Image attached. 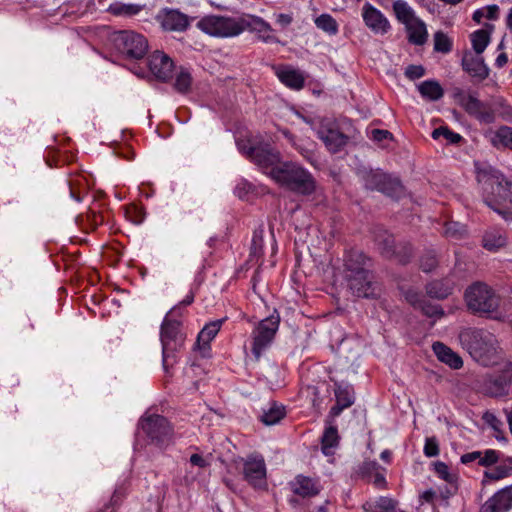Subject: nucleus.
<instances>
[{
  "label": "nucleus",
  "mask_w": 512,
  "mask_h": 512,
  "mask_svg": "<svg viewBox=\"0 0 512 512\" xmlns=\"http://www.w3.org/2000/svg\"><path fill=\"white\" fill-rule=\"evenodd\" d=\"M478 181L482 186L485 204L504 221H512V183L496 172L481 173Z\"/></svg>",
  "instance_id": "nucleus-1"
},
{
  "label": "nucleus",
  "mask_w": 512,
  "mask_h": 512,
  "mask_svg": "<svg viewBox=\"0 0 512 512\" xmlns=\"http://www.w3.org/2000/svg\"><path fill=\"white\" fill-rule=\"evenodd\" d=\"M459 340L471 357L483 366L497 364L501 349L494 334L484 329L467 328L459 334Z\"/></svg>",
  "instance_id": "nucleus-2"
},
{
  "label": "nucleus",
  "mask_w": 512,
  "mask_h": 512,
  "mask_svg": "<svg viewBox=\"0 0 512 512\" xmlns=\"http://www.w3.org/2000/svg\"><path fill=\"white\" fill-rule=\"evenodd\" d=\"M464 300L469 311L480 316L496 320H505L511 313L500 311L501 298L488 284L477 281L469 285L464 293Z\"/></svg>",
  "instance_id": "nucleus-3"
},
{
  "label": "nucleus",
  "mask_w": 512,
  "mask_h": 512,
  "mask_svg": "<svg viewBox=\"0 0 512 512\" xmlns=\"http://www.w3.org/2000/svg\"><path fill=\"white\" fill-rule=\"evenodd\" d=\"M268 174L280 186L303 195L312 194L316 188L311 173L294 162L278 164Z\"/></svg>",
  "instance_id": "nucleus-4"
},
{
  "label": "nucleus",
  "mask_w": 512,
  "mask_h": 512,
  "mask_svg": "<svg viewBox=\"0 0 512 512\" xmlns=\"http://www.w3.org/2000/svg\"><path fill=\"white\" fill-rule=\"evenodd\" d=\"M178 307H173L162 321L160 329V340L162 344V366L166 373L177 362L176 352L180 350L185 342V333L182 330V323L172 319L171 316Z\"/></svg>",
  "instance_id": "nucleus-5"
},
{
  "label": "nucleus",
  "mask_w": 512,
  "mask_h": 512,
  "mask_svg": "<svg viewBox=\"0 0 512 512\" xmlns=\"http://www.w3.org/2000/svg\"><path fill=\"white\" fill-rule=\"evenodd\" d=\"M280 324V316L272 314L261 320L251 333V352L256 361L271 346Z\"/></svg>",
  "instance_id": "nucleus-6"
},
{
  "label": "nucleus",
  "mask_w": 512,
  "mask_h": 512,
  "mask_svg": "<svg viewBox=\"0 0 512 512\" xmlns=\"http://www.w3.org/2000/svg\"><path fill=\"white\" fill-rule=\"evenodd\" d=\"M197 27L214 37L228 38L241 34L240 17L208 15L198 21Z\"/></svg>",
  "instance_id": "nucleus-7"
},
{
  "label": "nucleus",
  "mask_w": 512,
  "mask_h": 512,
  "mask_svg": "<svg viewBox=\"0 0 512 512\" xmlns=\"http://www.w3.org/2000/svg\"><path fill=\"white\" fill-rule=\"evenodd\" d=\"M364 185L367 189L377 190L393 199H400L405 195L402 183L381 171H367L363 174Z\"/></svg>",
  "instance_id": "nucleus-8"
},
{
  "label": "nucleus",
  "mask_w": 512,
  "mask_h": 512,
  "mask_svg": "<svg viewBox=\"0 0 512 512\" xmlns=\"http://www.w3.org/2000/svg\"><path fill=\"white\" fill-rule=\"evenodd\" d=\"M115 45L120 53L130 59H141L148 51L146 38L134 31H120L115 35Z\"/></svg>",
  "instance_id": "nucleus-9"
},
{
  "label": "nucleus",
  "mask_w": 512,
  "mask_h": 512,
  "mask_svg": "<svg viewBox=\"0 0 512 512\" xmlns=\"http://www.w3.org/2000/svg\"><path fill=\"white\" fill-rule=\"evenodd\" d=\"M141 426L145 434L158 445L168 444L172 438L173 429L169 421L161 415L144 418Z\"/></svg>",
  "instance_id": "nucleus-10"
},
{
  "label": "nucleus",
  "mask_w": 512,
  "mask_h": 512,
  "mask_svg": "<svg viewBox=\"0 0 512 512\" xmlns=\"http://www.w3.org/2000/svg\"><path fill=\"white\" fill-rule=\"evenodd\" d=\"M244 479L254 488L266 486V464L262 455L251 454L242 459Z\"/></svg>",
  "instance_id": "nucleus-11"
},
{
  "label": "nucleus",
  "mask_w": 512,
  "mask_h": 512,
  "mask_svg": "<svg viewBox=\"0 0 512 512\" xmlns=\"http://www.w3.org/2000/svg\"><path fill=\"white\" fill-rule=\"evenodd\" d=\"M313 129L316 131L318 138L332 153L339 152L348 143V136L341 132L331 121L322 120Z\"/></svg>",
  "instance_id": "nucleus-12"
},
{
  "label": "nucleus",
  "mask_w": 512,
  "mask_h": 512,
  "mask_svg": "<svg viewBox=\"0 0 512 512\" xmlns=\"http://www.w3.org/2000/svg\"><path fill=\"white\" fill-rule=\"evenodd\" d=\"M380 253L388 258H395L399 263L406 264L412 257V248L408 244L395 245L392 235H380L376 238Z\"/></svg>",
  "instance_id": "nucleus-13"
},
{
  "label": "nucleus",
  "mask_w": 512,
  "mask_h": 512,
  "mask_svg": "<svg viewBox=\"0 0 512 512\" xmlns=\"http://www.w3.org/2000/svg\"><path fill=\"white\" fill-rule=\"evenodd\" d=\"M241 33L248 30L255 33L259 40L265 43H278L279 40L273 34L272 26L259 16L248 15L240 17Z\"/></svg>",
  "instance_id": "nucleus-14"
},
{
  "label": "nucleus",
  "mask_w": 512,
  "mask_h": 512,
  "mask_svg": "<svg viewBox=\"0 0 512 512\" xmlns=\"http://www.w3.org/2000/svg\"><path fill=\"white\" fill-rule=\"evenodd\" d=\"M512 382V363L505 364L501 374L493 375L485 379L484 391L493 397H502L508 394Z\"/></svg>",
  "instance_id": "nucleus-15"
},
{
  "label": "nucleus",
  "mask_w": 512,
  "mask_h": 512,
  "mask_svg": "<svg viewBox=\"0 0 512 512\" xmlns=\"http://www.w3.org/2000/svg\"><path fill=\"white\" fill-rule=\"evenodd\" d=\"M345 278L353 295L363 298H373L376 296L375 286L369 269L365 270V273L345 274Z\"/></svg>",
  "instance_id": "nucleus-16"
},
{
  "label": "nucleus",
  "mask_w": 512,
  "mask_h": 512,
  "mask_svg": "<svg viewBox=\"0 0 512 512\" xmlns=\"http://www.w3.org/2000/svg\"><path fill=\"white\" fill-rule=\"evenodd\" d=\"M362 18L365 25L375 34H386L391 28L386 16L369 2L362 7Z\"/></svg>",
  "instance_id": "nucleus-17"
},
{
  "label": "nucleus",
  "mask_w": 512,
  "mask_h": 512,
  "mask_svg": "<svg viewBox=\"0 0 512 512\" xmlns=\"http://www.w3.org/2000/svg\"><path fill=\"white\" fill-rule=\"evenodd\" d=\"M150 72L160 81L166 82L172 78L173 60L162 51H154L148 58Z\"/></svg>",
  "instance_id": "nucleus-18"
},
{
  "label": "nucleus",
  "mask_w": 512,
  "mask_h": 512,
  "mask_svg": "<svg viewBox=\"0 0 512 512\" xmlns=\"http://www.w3.org/2000/svg\"><path fill=\"white\" fill-rule=\"evenodd\" d=\"M334 395L336 403L331 407L328 417L335 420L344 409L354 404V389L351 385L335 383Z\"/></svg>",
  "instance_id": "nucleus-19"
},
{
  "label": "nucleus",
  "mask_w": 512,
  "mask_h": 512,
  "mask_svg": "<svg viewBox=\"0 0 512 512\" xmlns=\"http://www.w3.org/2000/svg\"><path fill=\"white\" fill-rule=\"evenodd\" d=\"M461 65L465 72L479 81H483L489 76V68L484 63L481 54L466 51L463 54Z\"/></svg>",
  "instance_id": "nucleus-20"
},
{
  "label": "nucleus",
  "mask_w": 512,
  "mask_h": 512,
  "mask_svg": "<svg viewBox=\"0 0 512 512\" xmlns=\"http://www.w3.org/2000/svg\"><path fill=\"white\" fill-rule=\"evenodd\" d=\"M290 489L295 494L302 498H311L317 496L322 487L318 479H314L304 475H297L290 482Z\"/></svg>",
  "instance_id": "nucleus-21"
},
{
  "label": "nucleus",
  "mask_w": 512,
  "mask_h": 512,
  "mask_svg": "<svg viewBox=\"0 0 512 512\" xmlns=\"http://www.w3.org/2000/svg\"><path fill=\"white\" fill-rule=\"evenodd\" d=\"M225 320L226 319L223 318L209 322L199 332L194 344V349L200 351L202 356H206L207 352L210 350V343L220 331Z\"/></svg>",
  "instance_id": "nucleus-22"
},
{
  "label": "nucleus",
  "mask_w": 512,
  "mask_h": 512,
  "mask_svg": "<svg viewBox=\"0 0 512 512\" xmlns=\"http://www.w3.org/2000/svg\"><path fill=\"white\" fill-rule=\"evenodd\" d=\"M343 261L345 274L365 273V270L371 266V259L357 249L347 251Z\"/></svg>",
  "instance_id": "nucleus-23"
},
{
  "label": "nucleus",
  "mask_w": 512,
  "mask_h": 512,
  "mask_svg": "<svg viewBox=\"0 0 512 512\" xmlns=\"http://www.w3.org/2000/svg\"><path fill=\"white\" fill-rule=\"evenodd\" d=\"M250 160L262 168L271 169L278 165L280 155L269 145L256 146L255 149H250Z\"/></svg>",
  "instance_id": "nucleus-24"
},
{
  "label": "nucleus",
  "mask_w": 512,
  "mask_h": 512,
  "mask_svg": "<svg viewBox=\"0 0 512 512\" xmlns=\"http://www.w3.org/2000/svg\"><path fill=\"white\" fill-rule=\"evenodd\" d=\"M161 26L167 31H185L189 27V19L187 15L178 10H167L161 17Z\"/></svg>",
  "instance_id": "nucleus-25"
},
{
  "label": "nucleus",
  "mask_w": 512,
  "mask_h": 512,
  "mask_svg": "<svg viewBox=\"0 0 512 512\" xmlns=\"http://www.w3.org/2000/svg\"><path fill=\"white\" fill-rule=\"evenodd\" d=\"M334 421L327 416L326 427L321 437V450L326 456L333 455L340 442V436Z\"/></svg>",
  "instance_id": "nucleus-26"
},
{
  "label": "nucleus",
  "mask_w": 512,
  "mask_h": 512,
  "mask_svg": "<svg viewBox=\"0 0 512 512\" xmlns=\"http://www.w3.org/2000/svg\"><path fill=\"white\" fill-rule=\"evenodd\" d=\"M278 79L287 87L293 90H301L305 84L303 73L290 66H284L276 71Z\"/></svg>",
  "instance_id": "nucleus-27"
},
{
  "label": "nucleus",
  "mask_w": 512,
  "mask_h": 512,
  "mask_svg": "<svg viewBox=\"0 0 512 512\" xmlns=\"http://www.w3.org/2000/svg\"><path fill=\"white\" fill-rule=\"evenodd\" d=\"M454 287L450 278L433 280L426 285V293L431 298L443 300L452 294Z\"/></svg>",
  "instance_id": "nucleus-28"
},
{
  "label": "nucleus",
  "mask_w": 512,
  "mask_h": 512,
  "mask_svg": "<svg viewBox=\"0 0 512 512\" xmlns=\"http://www.w3.org/2000/svg\"><path fill=\"white\" fill-rule=\"evenodd\" d=\"M433 351L437 358L453 369H459L463 365L462 358L452 349L441 342L433 344Z\"/></svg>",
  "instance_id": "nucleus-29"
},
{
  "label": "nucleus",
  "mask_w": 512,
  "mask_h": 512,
  "mask_svg": "<svg viewBox=\"0 0 512 512\" xmlns=\"http://www.w3.org/2000/svg\"><path fill=\"white\" fill-rule=\"evenodd\" d=\"M70 196L77 202L82 201L89 191V180L84 174H74L68 180Z\"/></svg>",
  "instance_id": "nucleus-30"
},
{
  "label": "nucleus",
  "mask_w": 512,
  "mask_h": 512,
  "mask_svg": "<svg viewBox=\"0 0 512 512\" xmlns=\"http://www.w3.org/2000/svg\"><path fill=\"white\" fill-rule=\"evenodd\" d=\"M501 107H504V103L501 98L482 102L481 108H479L474 117L480 122L487 124L492 123L495 121L496 114L500 111Z\"/></svg>",
  "instance_id": "nucleus-31"
},
{
  "label": "nucleus",
  "mask_w": 512,
  "mask_h": 512,
  "mask_svg": "<svg viewBox=\"0 0 512 512\" xmlns=\"http://www.w3.org/2000/svg\"><path fill=\"white\" fill-rule=\"evenodd\" d=\"M499 512H509L512 509V485L506 486L494 493L488 500Z\"/></svg>",
  "instance_id": "nucleus-32"
},
{
  "label": "nucleus",
  "mask_w": 512,
  "mask_h": 512,
  "mask_svg": "<svg viewBox=\"0 0 512 512\" xmlns=\"http://www.w3.org/2000/svg\"><path fill=\"white\" fill-rule=\"evenodd\" d=\"M408 33V41L414 45H423L427 41L428 33L425 23L417 18L408 25H405Z\"/></svg>",
  "instance_id": "nucleus-33"
},
{
  "label": "nucleus",
  "mask_w": 512,
  "mask_h": 512,
  "mask_svg": "<svg viewBox=\"0 0 512 512\" xmlns=\"http://www.w3.org/2000/svg\"><path fill=\"white\" fill-rule=\"evenodd\" d=\"M398 502L390 497L381 496L375 500L367 501L363 505L365 512H393Z\"/></svg>",
  "instance_id": "nucleus-34"
},
{
  "label": "nucleus",
  "mask_w": 512,
  "mask_h": 512,
  "mask_svg": "<svg viewBox=\"0 0 512 512\" xmlns=\"http://www.w3.org/2000/svg\"><path fill=\"white\" fill-rule=\"evenodd\" d=\"M421 96L430 101H437L444 95L441 85L435 80H426L418 85Z\"/></svg>",
  "instance_id": "nucleus-35"
},
{
  "label": "nucleus",
  "mask_w": 512,
  "mask_h": 512,
  "mask_svg": "<svg viewBox=\"0 0 512 512\" xmlns=\"http://www.w3.org/2000/svg\"><path fill=\"white\" fill-rule=\"evenodd\" d=\"M393 12L396 19L403 25H408L418 18L412 7L404 0H396L393 3Z\"/></svg>",
  "instance_id": "nucleus-36"
},
{
  "label": "nucleus",
  "mask_w": 512,
  "mask_h": 512,
  "mask_svg": "<svg viewBox=\"0 0 512 512\" xmlns=\"http://www.w3.org/2000/svg\"><path fill=\"white\" fill-rule=\"evenodd\" d=\"M286 415L285 407L281 404L273 402L267 409L263 410L260 419L265 425H275L280 422Z\"/></svg>",
  "instance_id": "nucleus-37"
},
{
  "label": "nucleus",
  "mask_w": 512,
  "mask_h": 512,
  "mask_svg": "<svg viewBox=\"0 0 512 512\" xmlns=\"http://www.w3.org/2000/svg\"><path fill=\"white\" fill-rule=\"evenodd\" d=\"M284 137L289 141V143L305 158L309 163L313 164L316 161L315 152L312 148V144L305 146L301 143H298L296 137L289 132L288 130L282 131Z\"/></svg>",
  "instance_id": "nucleus-38"
},
{
  "label": "nucleus",
  "mask_w": 512,
  "mask_h": 512,
  "mask_svg": "<svg viewBox=\"0 0 512 512\" xmlns=\"http://www.w3.org/2000/svg\"><path fill=\"white\" fill-rule=\"evenodd\" d=\"M483 247L491 252H495L498 249L506 245V237L498 230L487 232L483 236Z\"/></svg>",
  "instance_id": "nucleus-39"
},
{
  "label": "nucleus",
  "mask_w": 512,
  "mask_h": 512,
  "mask_svg": "<svg viewBox=\"0 0 512 512\" xmlns=\"http://www.w3.org/2000/svg\"><path fill=\"white\" fill-rule=\"evenodd\" d=\"M470 39L474 53L482 54L490 42V32L485 29L476 30L471 34Z\"/></svg>",
  "instance_id": "nucleus-40"
},
{
  "label": "nucleus",
  "mask_w": 512,
  "mask_h": 512,
  "mask_svg": "<svg viewBox=\"0 0 512 512\" xmlns=\"http://www.w3.org/2000/svg\"><path fill=\"white\" fill-rule=\"evenodd\" d=\"M193 78L191 73L186 68H180L176 74L174 82V89L181 94H186L190 91Z\"/></svg>",
  "instance_id": "nucleus-41"
},
{
  "label": "nucleus",
  "mask_w": 512,
  "mask_h": 512,
  "mask_svg": "<svg viewBox=\"0 0 512 512\" xmlns=\"http://www.w3.org/2000/svg\"><path fill=\"white\" fill-rule=\"evenodd\" d=\"M434 471L438 475L439 478L443 479L445 482H447L448 484L453 486L454 492L456 491V489H457L456 484H457L458 476L456 473H452L450 471V468L446 463H444L442 461L435 462L434 463Z\"/></svg>",
  "instance_id": "nucleus-42"
},
{
  "label": "nucleus",
  "mask_w": 512,
  "mask_h": 512,
  "mask_svg": "<svg viewBox=\"0 0 512 512\" xmlns=\"http://www.w3.org/2000/svg\"><path fill=\"white\" fill-rule=\"evenodd\" d=\"M510 475H512V465L500 464L494 469L484 472L483 483L485 481H499Z\"/></svg>",
  "instance_id": "nucleus-43"
},
{
  "label": "nucleus",
  "mask_w": 512,
  "mask_h": 512,
  "mask_svg": "<svg viewBox=\"0 0 512 512\" xmlns=\"http://www.w3.org/2000/svg\"><path fill=\"white\" fill-rule=\"evenodd\" d=\"M492 143L494 146H503L512 150V128L503 126L495 133Z\"/></svg>",
  "instance_id": "nucleus-44"
},
{
  "label": "nucleus",
  "mask_w": 512,
  "mask_h": 512,
  "mask_svg": "<svg viewBox=\"0 0 512 512\" xmlns=\"http://www.w3.org/2000/svg\"><path fill=\"white\" fill-rule=\"evenodd\" d=\"M315 24L319 29L330 35H335L338 32V24L329 14H321L315 19Z\"/></svg>",
  "instance_id": "nucleus-45"
},
{
  "label": "nucleus",
  "mask_w": 512,
  "mask_h": 512,
  "mask_svg": "<svg viewBox=\"0 0 512 512\" xmlns=\"http://www.w3.org/2000/svg\"><path fill=\"white\" fill-rule=\"evenodd\" d=\"M483 421L488 424L495 432V437L497 440H505L503 436L502 421L492 412L486 411L482 416Z\"/></svg>",
  "instance_id": "nucleus-46"
},
{
  "label": "nucleus",
  "mask_w": 512,
  "mask_h": 512,
  "mask_svg": "<svg viewBox=\"0 0 512 512\" xmlns=\"http://www.w3.org/2000/svg\"><path fill=\"white\" fill-rule=\"evenodd\" d=\"M125 217L132 224H141L145 220L144 208L137 204H131L125 207Z\"/></svg>",
  "instance_id": "nucleus-47"
},
{
  "label": "nucleus",
  "mask_w": 512,
  "mask_h": 512,
  "mask_svg": "<svg viewBox=\"0 0 512 512\" xmlns=\"http://www.w3.org/2000/svg\"><path fill=\"white\" fill-rule=\"evenodd\" d=\"M143 6L138 4H115L111 5L109 11L113 15L133 16L142 10Z\"/></svg>",
  "instance_id": "nucleus-48"
},
{
  "label": "nucleus",
  "mask_w": 512,
  "mask_h": 512,
  "mask_svg": "<svg viewBox=\"0 0 512 512\" xmlns=\"http://www.w3.org/2000/svg\"><path fill=\"white\" fill-rule=\"evenodd\" d=\"M419 309L422 313L429 318L439 319L444 316V310L438 304H433L428 300H424Z\"/></svg>",
  "instance_id": "nucleus-49"
},
{
  "label": "nucleus",
  "mask_w": 512,
  "mask_h": 512,
  "mask_svg": "<svg viewBox=\"0 0 512 512\" xmlns=\"http://www.w3.org/2000/svg\"><path fill=\"white\" fill-rule=\"evenodd\" d=\"M452 49V43L448 36L441 31L434 34V50L437 52L448 53Z\"/></svg>",
  "instance_id": "nucleus-50"
},
{
  "label": "nucleus",
  "mask_w": 512,
  "mask_h": 512,
  "mask_svg": "<svg viewBox=\"0 0 512 512\" xmlns=\"http://www.w3.org/2000/svg\"><path fill=\"white\" fill-rule=\"evenodd\" d=\"M378 470H384L376 461H364L359 465L357 474L362 478H371Z\"/></svg>",
  "instance_id": "nucleus-51"
},
{
  "label": "nucleus",
  "mask_w": 512,
  "mask_h": 512,
  "mask_svg": "<svg viewBox=\"0 0 512 512\" xmlns=\"http://www.w3.org/2000/svg\"><path fill=\"white\" fill-rule=\"evenodd\" d=\"M432 137L433 139H439L440 137H444L445 139L448 140L449 143L452 144H456L460 142V140L462 139V137L458 133H455L444 126L434 129L432 132Z\"/></svg>",
  "instance_id": "nucleus-52"
},
{
  "label": "nucleus",
  "mask_w": 512,
  "mask_h": 512,
  "mask_svg": "<svg viewBox=\"0 0 512 512\" xmlns=\"http://www.w3.org/2000/svg\"><path fill=\"white\" fill-rule=\"evenodd\" d=\"M501 452L494 449H487L481 451L479 465L483 467H490L500 460Z\"/></svg>",
  "instance_id": "nucleus-53"
},
{
  "label": "nucleus",
  "mask_w": 512,
  "mask_h": 512,
  "mask_svg": "<svg viewBox=\"0 0 512 512\" xmlns=\"http://www.w3.org/2000/svg\"><path fill=\"white\" fill-rule=\"evenodd\" d=\"M438 265L436 254L433 251H427L420 259L421 269L428 273L434 270Z\"/></svg>",
  "instance_id": "nucleus-54"
},
{
  "label": "nucleus",
  "mask_w": 512,
  "mask_h": 512,
  "mask_svg": "<svg viewBox=\"0 0 512 512\" xmlns=\"http://www.w3.org/2000/svg\"><path fill=\"white\" fill-rule=\"evenodd\" d=\"M462 105L468 114L475 116L479 108L482 106V101L473 95H468L463 98Z\"/></svg>",
  "instance_id": "nucleus-55"
},
{
  "label": "nucleus",
  "mask_w": 512,
  "mask_h": 512,
  "mask_svg": "<svg viewBox=\"0 0 512 512\" xmlns=\"http://www.w3.org/2000/svg\"><path fill=\"white\" fill-rule=\"evenodd\" d=\"M423 452L426 457H435L439 454V444L435 437L426 438Z\"/></svg>",
  "instance_id": "nucleus-56"
},
{
  "label": "nucleus",
  "mask_w": 512,
  "mask_h": 512,
  "mask_svg": "<svg viewBox=\"0 0 512 512\" xmlns=\"http://www.w3.org/2000/svg\"><path fill=\"white\" fill-rule=\"evenodd\" d=\"M425 74V69L421 65H409L405 69V76L410 80L419 79Z\"/></svg>",
  "instance_id": "nucleus-57"
},
{
  "label": "nucleus",
  "mask_w": 512,
  "mask_h": 512,
  "mask_svg": "<svg viewBox=\"0 0 512 512\" xmlns=\"http://www.w3.org/2000/svg\"><path fill=\"white\" fill-rule=\"evenodd\" d=\"M405 298L416 309H419V307L425 300L422 295L412 290L406 292Z\"/></svg>",
  "instance_id": "nucleus-58"
},
{
  "label": "nucleus",
  "mask_w": 512,
  "mask_h": 512,
  "mask_svg": "<svg viewBox=\"0 0 512 512\" xmlns=\"http://www.w3.org/2000/svg\"><path fill=\"white\" fill-rule=\"evenodd\" d=\"M252 186L249 183H240L235 188V194L239 199L248 200V194L251 191Z\"/></svg>",
  "instance_id": "nucleus-59"
},
{
  "label": "nucleus",
  "mask_w": 512,
  "mask_h": 512,
  "mask_svg": "<svg viewBox=\"0 0 512 512\" xmlns=\"http://www.w3.org/2000/svg\"><path fill=\"white\" fill-rule=\"evenodd\" d=\"M371 478H372V483L374 484V486L376 488H378V489H386L387 488V481H386L383 471L378 470L377 472H375L373 474V476Z\"/></svg>",
  "instance_id": "nucleus-60"
},
{
  "label": "nucleus",
  "mask_w": 512,
  "mask_h": 512,
  "mask_svg": "<svg viewBox=\"0 0 512 512\" xmlns=\"http://www.w3.org/2000/svg\"><path fill=\"white\" fill-rule=\"evenodd\" d=\"M392 134L388 130L373 129L371 131V139L375 142H382L386 139H391Z\"/></svg>",
  "instance_id": "nucleus-61"
},
{
  "label": "nucleus",
  "mask_w": 512,
  "mask_h": 512,
  "mask_svg": "<svg viewBox=\"0 0 512 512\" xmlns=\"http://www.w3.org/2000/svg\"><path fill=\"white\" fill-rule=\"evenodd\" d=\"M480 454L481 451H473L469 453H465L461 456L460 461L462 464H470L474 461L480 462Z\"/></svg>",
  "instance_id": "nucleus-62"
},
{
  "label": "nucleus",
  "mask_w": 512,
  "mask_h": 512,
  "mask_svg": "<svg viewBox=\"0 0 512 512\" xmlns=\"http://www.w3.org/2000/svg\"><path fill=\"white\" fill-rule=\"evenodd\" d=\"M252 246L255 250L261 249L263 246V229L258 228L254 231Z\"/></svg>",
  "instance_id": "nucleus-63"
},
{
  "label": "nucleus",
  "mask_w": 512,
  "mask_h": 512,
  "mask_svg": "<svg viewBox=\"0 0 512 512\" xmlns=\"http://www.w3.org/2000/svg\"><path fill=\"white\" fill-rule=\"evenodd\" d=\"M190 463L194 466L205 468L208 466V462L200 454H192L190 457Z\"/></svg>",
  "instance_id": "nucleus-64"
}]
</instances>
